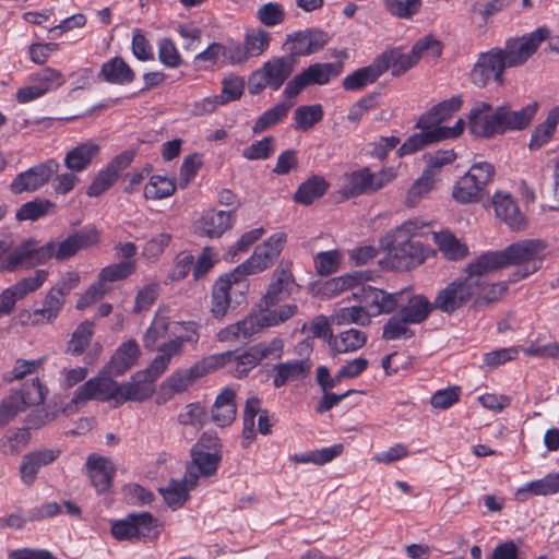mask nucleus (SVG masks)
<instances>
[{
    "mask_svg": "<svg viewBox=\"0 0 559 559\" xmlns=\"http://www.w3.org/2000/svg\"><path fill=\"white\" fill-rule=\"evenodd\" d=\"M545 250V243L537 239H525L508 246L503 252L507 265L536 264Z\"/></svg>",
    "mask_w": 559,
    "mask_h": 559,
    "instance_id": "393cba45",
    "label": "nucleus"
},
{
    "mask_svg": "<svg viewBox=\"0 0 559 559\" xmlns=\"http://www.w3.org/2000/svg\"><path fill=\"white\" fill-rule=\"evenodd\" d=\"M195 486H190L186 477L183 480H170L169 484L160 489L166 503L171 508L181 507L188 499V492Z\"/></svg>",
    "mask_w": 559,
    "mask_h": 559,
    "instance_id": "6e6d98bb",
    "label": "nucleus"
},
{
    "mask_svg": "<svg viewBox=\"0 0 559 559\" xmlns=\"http://www.w3.org/2000/svg\"><path fill=\"white\" fill-rule=\"evenodd\" d=\"M497 108L486 102H477L468 115V129L479 138H491L497 133Z\"/></svg>",
    "mask_w": 559,
    "mask_h": 559,
    "instance_id": "aec40b11",
    "label": "nucleus"
},
{
    "mask_svg": "<svg viewBox=\"0 0 559 559\" xmlns=\"http://www.w3.org/2000/svg\"><path fill=\"white\" fill-rule=\"evenodd\" d=\"M59 168L60 165L56 159H47L16 175L10 189L14 194L37 191L59 171Z\"/></svg>",
    "mask_w": 559,
    "mask_h": 559,
    "instance_id": "ddd939ff",
    "label": "nucleus"
},
{
    "mask_svg": "<svg viewBox=\"0 0 559 559\" xmlns=\"http://www.w3.org/2000/svg\"><path fill=\"white\" fill-rule=\"evenodd\" d=\"M495 168L491 164L479 162L459 178L452 189V198L461 204L479 202L487 193V186L492 181Z\"/></svg>",
    "mask_w": 559,
    "mask_h": 559,
    "instance_id": "20e7f679",
    "label": "nucleus"
},
{
    "mask_svg": "<svg viewBox=\"0 0 559 559\" xmlns=\"http://www.w3.org/2000/svg\"><path fill=\"white\" fill-rule=\"evenodd\" d=\"M211 433H203V437L192 449V461L187 467L186 480L190 486H197L200 477H209L213 475L221 461V455L216 449L213 452L205 450V437Z\"/></svg>",
    "mask_w": 559,
    "mask_h": 559,
    "instance_id": "dca6fc26",
    "label": "nucleus"
},
{
    "mask_svg": "<svg viewBox=\"0 0 559 559\" xmlns=\"http://www.w3.org/2000/svg\"><path fill=\"white\" fill-rule=\"evenodd\" d=\"M211 372L205 365V358L188 370L176 371L162 385V390L168 395H175L187 391L198 378Z\"/></svg>",
    "mask_w": 559,
    "mask_h": 559,
    "instance_id": "cd10ccee",
    "label": "nucleus"
},
{
    "mask_svg": "<svg viewBox=\"0 0 559 559\" xmlns=\"http://www.w3.org/2000/svg\"><path fill=\"white\" fill-rule=\"evenodd\" d=\"M85 468L93 486L98 492L109 489L115 475V465L110 459L93 453L88 455Z\"/></svg>",
    "mask_w": 559,
    "mask_h": 559,
    "instance_id": "a878e982",
    "label": "nucleus"
},
{
    "mask_svg": "<svg viewBox=\"0 0 559 559\" xmlns=\"http://www.w3.org/2000/svg\"><path fill=\"white\" fill-rule=\"evenodd\" d=\"M328 39L326 33L316 28L288 34L286 39L288 57L295 59L299 56L312 55L321 50Z\"/></svg>",
    "mask_w": 559,
    "mask_h": 559,
    "instance_id": "a211bd4d",
    "label": "nucleus"
},
{
    "mask_svg": "<svg viewBox=\"0 0 559 559\" xmlns=\"http://www.w3.org/2000/svg\"><path fill=\"white\" fill-rule=\"evenodd\" d=\"M236 392L231 388H224L216 396L211 409V420L218 427L229 426L236 418Z\"/></svg>",
    "mask_w": 559,
    "mask_h": 559,
    "instance_id": "2f4dec72",
    "label": "nucleus"
},
{
    "mask_svg": "<svg viewBox=\"0 0 559 559\" xmlns=\"http://www.w3.org/2000/svg\"><path fill=\"white\" fill-rule=\"evenodd\" d=\"M271 35L262 28L248 29L245 36V47L251 57L261 56L270 46Z\"/></svg>",
    "mask_w": 559,
    "mask_h": 559,
    "instance_id": "4d7b16f0",
    "label": "nucleus"
},
{
    "mask_svg": "<svg viewBox=\"0 0 559 559\" xmlns=\"http://www.w3.org/2000/svg\"><path fill=\"white\" fill-rule=\"evenodd\" d=\"M492 204L497 217L511 229L521 230L526 226V218L510 193L496 192L492 197Z\"/></svg>",
    "mask_w": 559,
    "mask_h": 559,
    "instance_id": "bb28decb",
    "label": "nucleus"
},
{
    "mask_svg": "<svg viewBox=\"0 0 559 559\" xmlns=\"http://www.w3.org/2000/svg\"><path fill=\"white\" fill-rule=\"evenodd\" d=\"M287 241V236L283 231L273 234L262 245L255 248L253 254L234 271L242 278L246 275L255 274L266 270L280 257Z\"/></svg>",
    "mask_w": 559,
    "mask_h": 559,
    "instance_id": "6e6552de",
    "label": "nucleus"
},
{
    "mask_svg": "<svg viewBox=\"0 0 559 559\" xmlns=\"http://www.w3.org/2000/svg\"><path fill=\"white\" fill-rule=\"evenodd\" d=\"M120 389L119 404L127 401H145L155 391L154 382L150 378L144 377L142 372L135 373L130 382L120 384Z\"/></svg>",
    "mask_w": 559,
    "mask_h": 559,
    "instance_id": "72a5a7b5",
    "label": "nucleus"
},
{
    "mask_svg": "<svg viewBox=\"0 0 559 559\" xmlns=\"http://www.w3.org/2000/svg\"><path fill=\"white\" fill-rule=\"evenodd\" d=\"M49 272L44 269L36 270L32 276L23 277L0 293V314L9 316L13 312L17 300L37 292L48 280Z\"/></svg>",
    "mask_w": 559,
    "mask_h": 559,
    "instance_id": "f8f14e48",
    "label": "nucleus"
},
{
    "mask_svg": "<svg viewBox=\"0 0 559 559\" xmlns=\"http://www.w3.org/2000/svg\"><path fill=\"white\" fill-rule=\"evenodd\" d=\"M292 106V103L282 102L267 109L257 119L252 127V132L254 134L261 133L282 121L287 116Z\"/></svg>",
    "mask_w": 559,
    "mask_h": 559,
    "instance_id": "603ef678",
    "label": "nucleus"
},
{
    "mask_svg": "<svg viewBox=\"0 0 559 559\" xmlns=\"http://www.w3.org/2000/svg\"><path fill=\"white\" fill-rule=\"evenodd\" d=\"M295 67L296 59L293 57L282 56L270 59L250 75L248 81L250 94H259L265 87L277 91L292 75Z\"/></svg>",
    "mask_w": 559,
    "mask_h": 559,
    "instance_id": "39448f33",
    "label": "nucleus"
},
{
    "mask_svg": "<svg viewBox=\"0 0 559 559\" xmlns=\"http://www.w3.org/2000/svg\"><path fill=\"white\" fill-rule=\"evenodd\" d=\"M383 74V66L374 60L368 67L360 68L343 80L342 86L346 91H360L374 83Z\"/></svg>",
    "mask_w": 559,
    "mask_h": 559,
    "instance_id": "c9c22d12",
    "label": "nucleus"
},
{
    "mask_svg": "<svg viewBox=\"0 0 559 559\" xmlns=\"http://www.w3.org/2000/svg\"><path fill=\"white\" fill-rule=\"evenodd\" d=\"M28 82H33L40 91V94L45 96L62 86L66 83V79L59 70L48 67L32 73L28 76Z\"/></svg>",
    "mask_w": 559,
    "mask_h": 559,
    "instance_id": "49530a36",
    "label": "nucleus"
},
{
    "mask_svg": "<svg viewBox=\"0 0 559 559\" xmlns=\"http://www.w3.org/2000/svg\"><path fill=\"white\" fill-rule=\"evenodd\" d=\"M433 135V129H421L420 133L412 135L402 144L399 148L400 155L413 154L430 143L438 142L437 139L432 138Z\"/></svg>",
    "mask_w": 559,
    "mask_h": 559,
    "instance_id": "338daca9",
    "label": "nucleus"
},
{
    "mask_svg": "<svg viewBox=\"0 0 559 559\" xmlns=\"http://www.w3.org/2000/svg\"><path fill=\"white\" fill-rule=\"evenodd\" d=\"M437 182V174L431 169H425L423 175L409 188L405 204L408 207L416 206L433 189Z\"/></svg>",
    "mask_w": 559,
    "mask_h": 559,
    "instance_id": "de8ad7c7",
    "label": "nucleus"
},
{
    "mask_svg": "<svg viewBox=\"0 0 559 559\" xmlns=\"http://www.w3.org/2000/svg\"><path fill=\"white\" fill-rule=\"evenodd\" d=\"M259 364L252 346L246 350H228L205 357V365L211 372L226 368L228 373L237 379L247 377Z\"/></svg>",
    "mask_w": 559,
    "mask_h": 559,
    "instance_id": "1a4fd4ad",
    "label": "nucleus"
},
{
    "mask_svg": "<svg viewBox=\"0 0 559 559\" xmlns=\"http://www.w3.org/2000/svg\"><path fill=\"white\" fill-rule=\"evenodd\" d=\"M367 342V335L356 329L346 330L338 335H331L329 344L335 354H346L361 348Z\"/></svg>",
    "mask_w": 559,
    "mask_h": 559,
    "instance_id": "37998d69",
    "label": "nucleus"
},
{
    "mask_svg": "<svg viewBox=\"0 0 559 559\" xmlns=\"http://www.w3.org/2000/svg\"><path fill=\"white\" fill-rule=\"evenodd\" d=\"M395 177L396 171L393 167L382 168L377 173L362 167L341 176L340 192L347 199L369 195L388 186Z\"/></svg>",
    "mask_w": 559,
    "mask_h": 559,
    "instance_id": "f03ea898",
    "label": "nucleus"
},
{
    "mask_svg": "<svg viewBox=\"0 0 559 559\" xmlns=\"http://www.w3.org/2000/svg\"><path fill=\"white\" fill-rule=\"evenodd\" d=\"M559 491V475L549 474L545 477L527 483L515 492L519 501H525L531 496H548Z\"/></svg>",
    "mask_w": 559,
    "mask_h": 559,
    "instance_id": "79ce46f5",
    "label": "nucleus"
},
{
    "mask_svg": "<svg viewBox=\"0 0 559 559\" xmlns=\"http://www.w3.org/2000/svg\"><path fill=\"white\" fill-rule=\"evenodd\" d=\"M329 183L323 177L312 176L302 182L294 194L297 203L309 205L320 199L328 190Z\"/></svg>",
    "mask_w": 559,
    "mask_h": 559,
    "instance_id": "a18cd8bd",
    "label": "nucleus"
},
{
    "mask_svg": "<svg viewBox=\"0 0 559 559\" xmlns=\"http://www.w3.org/2000/svg\"><path fill=\"white\" fill-rule=\"evenodd\" d=\"M386 11L399 19H411L419 12L421 0H384Z\"/></svg>",
    "mask_w": 559,
    "mask_h": 559,
    "instance_id": "680f3d73",
    "label": "nucleus"
},
{
    "mask_svg": "<svg viewBox=\"0 0 559 559\" xmlns=\"http://www.w3.org/2000/svg\"><path fill=\"white\" fill-rule=\"evenodd\" d=\"M405 295L399 298V316L409 324L424 322L435 309L433 302H430L424 295H409L408 289H403Z\"/></svg>",
    "mask_w": 559,
    "mask_h": 559,
    "instance_id": "4be33fe9",
    "label": "nucleus"
},
{
    "mask_svg": "<svg viewBox=\"0 0 559 559\" xmlns=\"http://www.w3.org/2000/svg\"><path fill=\"white\" fill-rule=\"evenodd\" d=\"M135 272V261H120L100 270L98 277L106 284L121 281Z\"/></svg>",
    "mask_w": 559,
    "mask_h": 559,
    "instance_id": "052dcab7",
    "label": "nucleus"
},
{
    "mask_svg": "<svg viewBox=\"0 0 559 559\" xmlns=\"http://www.w3.org/2000/svg\"><path fill=\"white\" fill-rule=\"evenodd\" d=\"M21 267H31L25 240L9 253L0 265V272H14Z\"/></svg>",
    "mask_w": 559,
    "mask_h": 559,
    "instance_id": "e2e57ef3",
    "label": "nucleus"
},
{
    "mask_svg": "<svg viewBox=\"0 0 559 559\" xmlns=\"http://www.w3.org/2000/svg\"><path fill=\"white\" fill-rule=\"evenodd\" d=\"M61 451L58 448H44L32 451L22 457L20 464V478L25 486H32L39 469L52 462H55Z\"/></svg>",
    "mask_w": 559,
    "mask_h": 559,
    "instance_id": "6ab92c4d",
    "label": "nucleus"
},
{
    "mask_svg": "<svg viewBox=\"0 0 559 559\" xmlns=\"http://www.w3.org/2000/svg\"><path fill=\"white\" fill-rule=\"evenodd\" d=\"M343 68L342 62L314 63L301 72L309 85H324L331 79L338 76L343 72Z\"/></svg>",
    "mask_w": 559,
    "mask_h": 559,
    "instance_id": "c03bdc74",
    "label": "nucleus"
},
{
    "mask_svg": "<svg viewBox=\"0 0 559 559\" xmlns=\"http://www.w3.org/2000/svg\"><path fill=\"white\" fill-rule=\"evenodd\" d=\"M257 17L265 26L278 25L285 17L284 7L278 2L265 3L258 9Z\"/></svg>",
    "mask_w": 559,
    "mask_h": 559,
    "instance_id": "774afa93",
    "label": "nucleus"
},
{
    "mask_svg": "<svg viewBox=\"0 0 559 559\" xmlns=\"http://www.w3.org/2000/svg\"><path fill=\"white\" fill-rule=\"evenodd\" d=\"M506 266L508 265L503 250L488 251L479 255L474 262L469 263L466 272L467 276H475L483 281V275Z\"/></svg>",
    "mask_w": 559,
    "mask_h": 559,
    "instance_id": "4c0bfd02",
    "label": "nucleus"
},
{
    "mask_svg": "<svg viewBox=\"0 0 559 559\" xmlns=\"http://www.w3.org/2000/svg\"><path fill=\"white\" fill-rule=\"evenodd\" d=\"M176 182L166 176L154 175L144 187V197L151 200H162L174 194Z\"/></svg>",
    "mask_w": 559,
    "mask_h": 559,
    "instance_id": "3c124183",
    "label": "nucleus"
},
{
    "mask_svg": "<svg viewBox=\"0 0 559 559\" xmlns=\"http://www.w3.org/2000/svg\"><path fill=\"white\" fill-rule=\"evenodd\" d=\"M461 106L462 98L460 96H453L445 99L424 114L418 120L417 126L420 129H433L436 127H440L439 124L448 119L453 112L457 111Z\"/></svg>",
    "mask_w": 559,
    "mask_h": 559,
    "instance_id": "f704fd0d",
    "label": "nucleus"
},
{
    "mask_svg": "<svg viewBox=\"0 0 559 559\" xmlns=\"http://www.w3.org/2000/svg\"><path fill=\"white\" fill-rule=\"evenodd\" d=\"M374 273L372 271H355L338 277H334L326 282L325 292L332 295H338L344 290L352 289L358 290L360 284L368 283L373 280Z\"/></svg>",
    "mask_w": 559,
    "mask_h": 559,
    "instance_id": "a19ab883",
    "label": "nucleus"
},
{
    "mask_svg": "<svg viewBox=\"0 0 559 559\" xmlns=\"http://www.w3.org/2000/svg\"><path fill=\"white\" fill-rule=\"evenodd\" d=\"M242 277L235 271L221 276L213 285L212 290V314L216 319L224 318L230 306V290L234 286H243Z\"/></svg>",
    "mask_w": 559,
    "mask_h": 559,
    "instance_id": "412c9836",
    "label": "nucleus"
},
{
    "mask_svg": "<svg viewBox=\"0 0 559 559\" xmlns=\"http://www.w3.org/2000/svg\"><path fill=\"white\" fill-rule=\"evenodd\" d=\"M506 68L500 48H492L479 55L471 71V80L479 87L486 86L490 81L502 84Z\"/></svg>",
    "mask_w": 559,
    "mask_h": 559,
    "instance_id": "2eb2a0df",
    "label": "nucleus"
},
{
    "mask_svg": "<svg viewBox=\"0 0 559 559\" xmlns=\"http://www.w3.org/2000/svg\"><path fill=\"white\" fill-rule=\"evenodd\" d=\"M300 352H312L311 346L307 342H302L298 345ZM313 361L309 355L298 359H289L283 362H278L273 366V385L278 389L286 385L288 382L304 380L311 371Z\"/></svg>",
    "mask_w": 559,
    "mask_h": 559,
    "instance_id": "4468645a",
    "label": "nucleus"
},
{
    "mask_svg": "<svg viewBox=\"0 0 559 559\" xmlns=\"http://www.w3.org/2000/svg\"><path fill=\"white\" fill-rule=\"evenodd\" d=\"M98 238V231L95 228H84L60 242L50 241L51 259L55 258L58 261L68 260L80 250L97 245Z\"/></svg>",
    "mask_w": 559,
    "mask_h": 559,
    "instance_id": "f3484780",
    "label": "nucleus"
},
{
    "mask_svg": "<svg viewBox=\"0 0 559 559\" xmlns=\"http://www.w3.org/2000/svg\"><path fill=\"white\" fill-rule=\"evenodd\" d=\"M99 152L100 147L97 143L93 141L82 142L66 153L64 166L72 173H82L90 167Z\"/></svg>",
    "mask_w": 559,
    "mask_h": 559,
    "instance_id": "c85d7f7f",
    "label": "nucleus"
},
{
    "mask_svg": "<svg viewBox=\"0 0 559 559\" xmlns=\"http://www.w3.org/2000/svg\"><path fill=\"white\" fill-rule=\"evenodd\" d=\"M537 105L530 104L520 110H512L509 105L497 108V133L521 130L530 124L536 114Z\"/></svg>",
    "mask_w": 559,
    "mask_h": 559,
    "instance_id": "5701e85b",
    "label": "nucleus"
},
{
    "mask_svg": "<svg viewBox=\"0 0 559 559\" xmlns=\"http://www.w3.org/2000/svg\"><path fill=\"white\" fill-rule=\"evenodd\" d=\"M483 281L475 276H466L448 284L438 292L433 299L435 309L451 314L465 306L478 294Z\"/></svg>",
    "mask_w": 559,
    "mask_h": 559,
    "instance_id": "423d86ee",
    "label": "nucleus"
},
{
    "mask_svg": "<svg viewBox=\"0 0 559 559\" xmlns=\"http://www.w3.org/2000/svg\"><path fill=\"white\" fill-rule=\"evenodd\" d=\"M416 230L417 224L408 221L386 235L384 243L389 249V260L392 267L409 270L424 262L425 253L421 245L412 240Z\"/></svg>",
    "mask_w": 559,
    "mask_h": 559,
    "instance_id": "f257e3e1",
    "label": "nucleus"
},
{
    "mask_svg": "<svg viewBox=\"0 0 559 559\" xmlns=\"http://www.w3.org/2000/svg\"><path fill=\"white\" fill-rule=\"evenodd\" d=\"M114 374L105 372V369L97 376L88 379L73 393L71 401L62 408V413L70 415L79 411L88 401H111L119 404L120 384L111 379Z\"/></svg>",
    "mask_w": 559,
    "mask_h": 559,
    "instance_id": "7ed1b4c3",
    "label": "nucleus"
},
{
    "mask_svg": "<svg viewBox=\"0 0 559 559\" xmlns=\"http://www.w3.org/2000/svg\"><path fill=\"white\" fill-rule=\"evenodd\" d=\"M158 521L148 512L130 513L123 520L111 524V534L118 540L156 538Z\"/></svg>",
    "mask_w": 559,
    "mask_h": 559,
    "instance_id": "9d476101",
    "label": "nucleus"
},
{
    "mask_svg": "<svg viewBox=\"0 0 559 559\" xmlns=\"http://www.w3.org/2000/svg\"><path fill=\"white\" fill-rule=\"evenodd\" d=\"M170 240L171 236L166 233L152 237L143 247V258L151 263L156 262L169 246Z\"/></svg>",
    "mask_w": 559,
    "mask_h": 559,
    "instance_id": "69168bd1",
    "label": "nucleus"
},
{
    "mask_svg": "<svg viewBox=\"0 0 559 559\" xmlns=\"http://www.w3.org/2000/svg\"><path fill=\"white\" fill-rule=\"evenodd\" d=\"M549 37V29L538 27L534 32L520 37L509 38L500 52L507 68L524 64Z\"/></svg>",
    "mask_w": 559,
    "mask_h": 559,
    "instance_id": "0eeeda50",
    "label": "nucleus"
},
{
    "mask_svg": "<svg viewBox=\"0 0 559 559\" xmlns=\"http://www.w3.org/2000/svg\"><path fill=\"white\" fill-rule=\"evenodd\" d=\"M262 330L257 313L247 316L243 320L230 324L218 333L221 342H234L239 338H248Z\"/></svg>",
    "mask_w": 559,
    "mask_h": 559,
    "instance_id": "e433bc0d",
    "label": "nucleus"
},
{
    "mask_svg": "<svg viewBox=\"0 0 559 559\" xmlns=\"http://www.w3.org/2000/svg\"><path fill=\"white\" fill-rule=\"evenodd\" d=\"M295 287L296 283L292 272L286 267L277 266L273 273V280L261 299L262 305L265 308L274 307L281 300L290 296Z\"/></svg>",
    "mask_w": 559,
    "mask_h": 559,
    "instance_id": "b1692460",
    "label": "nucleus"
},
{
    "mask_svg": "<svg viewBox=\"0 0 559 559\" xmlns=\"http://www.w3.org/2000/svg\"><path fill=\"white\" fill-rule=\"evenodd\" d=\"M231 212L209 211L195 223V233L200 236L218 238L231 227Z\"/></svg>",
    "mask_w": 559,
    "mask_h": 559,
    "instance_id": "c756f323",
    "label": "nucleus"
},
{
    "mask_svg": "<svg viewBox=\"0 0 559 559\" xmlns=\"http://www.w3.org/2000/svg\"><path fill=\"white\" fill-rule=\"evenodd\" d=\"M405 292L386 293L376 288L367 283L360 284L358 290L353 292L352 296L360 302L370 314V318L382 313H391L399 307V298L403 297Z\"/></svg>",
    "mask_w": 559,
    "mask_h": 559,
    "instance_id": "9b49d317",
    "label": "nucleus"
},
{
    "mask_svg": "<svg viewBox=\"0 0 559 559\" xmlns=\"http://www.w3.org/2000/svg\"><path fill=\"white\" fill-rule=\"evenodd\" d=\"M55 209V204L45 199H35L24 203L16 212L17 221H37L48 215Z\"/></svg>",
    "mask_w": 559,
    "mask_h": 559,
    "instance_id": "5fc2aeb1",
    "label": "nucleus"
},
{
    "mask_svg": "<svg viewBox=\"0 0 559 559\" xmlns=\"http://www.w3.org/2000/svg\"><path fill=\"white\" fill-rule=\"evenodd\" d=\"M377 60L383 66V73L391 69L394 76L403 74L419 61L418 55L413 49L407 53H403L400 50L386 51Z\"/></svg>",
    "mask_w": 559,
    "mask_h": 559,
    "instance_id": "ea45409f",
    "label": "nucleus"
},
{
    "mask_svg": "<svg viewBox=\"0 0 559 559\" xmlns=\"http://www.w3.org/2000/svg\"><path fill=\"white\" fill-rule=\"evenodd\" d=\"M64 304L66 298L58 290L50 288L45 295L41 307L32 312L33 324L45 325L55 322Z\"/></svg>",
    "mask_w": 559,
    "mask_h": 559,
    "instance_id": "473e14b6",
    "label": "nucleus"
},
{
    "mask_svg": "<svg viewBox=\"0 0 559 559\" xmlns=\"http://www.w3.org/2000/svg\"><path fill=\"white\" fill-rule=\"evenodd\" d=\"M93 334L94 324L91 321L79 324L69 342V352L72 355H81L90 345Z\"/></svg>",
    "mask_w": 559,
    "mask_h": 559,
    "instance_id": "13d9d810",
    "label": "nucleus"
},
{
    "mask_svg": "<svg viewBox=\"0 0 559 559\" xmlns=\"http://www.w3.org/2000/svg\"><path fill=\"white\" fill-rule=\"evenodd\" d=\"M174 323L175 322L171 323L168 318L163 314L162 311H158L144 336L145 346L153 348L158 338H163L167 335V331L170 325L174 330H176L174 328Z\"/></svg>",
    "mask_w": 559,
    "mask_h": 559,
    "instance_id": "0e129e2a",
    "label": "nucleus"
},
{
    "mask_svg": "<svg viewBox=\"0 0 559 559\" xmlns=\"http://www.w3.org/2000/svg\"><path fill=\"white\" fill-rule=\"evenodd\" d=\"M332 322L337 325L357 324L366 326L371 323V318L364 306L358 302V305L335 310L332 314Z\"/></svg>",
    "mask_w": 559,
    "mask_h": 559,
    "instance_id": "09e8293b",
    "label": "nucleus"
},
{
    "mask_svg": "<svg viewBox=\"0 0 559 559\" xmlns=\"http://www.w3.org/2000/svg\"><path fill=\"white\" fill-rule=\"evenodd\" d=\"M323 118V108L320 104L302 105L294 112L293 128L296 131H308Z\"/></svg>",
    "mask_w": 559,
    "mask_h": 559,
    "instance_id": "8fccbe9b",
    "label": "nucleus"
},
{
    "mask_svg": "<svg viewBox=\"0 0 559 559\" xmlns=\"http://www.w3.org/2000/svg\"><path fill=\"white\" fill-rule=\"evenodd\" d=\"M24 394L14 391L0 402V428L8 425L17 414L26 411Z\"/></svg>",
    "mask_w": 559,
    "mask_h": 559,
    "instance_id": "864d4df0",
    "label": "nucleus"
},
{
    "mask_svg": "<svg viewBox=\"0 0 559 559\" xmlns=\"http://www.w3.org/2000/svg\"><path fill=\"white\" fill-rule=\"evenodd\" d=\"M140 356V348L134 340L122 343L105 366V372L121 376L132 368Z\"/></svg>",
    "mask_w": 559,
    "mask_h": 559,
    "instance_id": "7c9ffc66",
    "label": "nucleus"
},
{
    "mask_svg": "<svg viewBox=\"0 0 559 559\" xmlns=\"http://www.w3.org/2000/svg\"><path fill=\"white\" fill-rule=\"evenodd\" d=\"M99 75L110 84L126 85L134 80V72L121 58L114 57L106 61L100 69Z\"/></svg>",
    "mask_w": 559,
    "mask_h": 559,
    "instance_id": "58836bf2",
    "label": "nucleus"
},
{
    "mask_svg": "<svg viewBox=\"0 0 559 559\" xmlns=\"http://www.w3.org/2000/svg\"><path fill=\"white\" fill-rule=\"evenodd\" d=\"M409 323L406 322L399 314L391 317L383 325L382 338L385 341L406 340L414 335V332L408 328Z\"/></svg>",
    "mask_w": 559,
    "mask_h": 559,
    "instance_id": "bf43d9fd",
    "label": "nucleus"
}]
</instances>
